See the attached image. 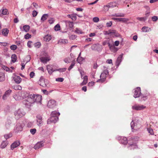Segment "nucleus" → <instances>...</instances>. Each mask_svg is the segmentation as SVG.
<instances>
[{"mask_svg":"<svg viewBox=\"0 0 158 158\" xmlns=\"http://www.w3.org/2000/svg\"><path fill=\"white\" fill-rule=\"evenodd\" d=\"M138 139V137H135L131 138L129 140L128 144L131 147V149H134L137 148V143Z\"/></svg>","mask_w":158,"mask_h":158,"instance_id":"obj_1","label":"nucleus"},{"mask_svg":"<svg viewBox=\"0 0 158 158\" xmlns=\"http://www.w3.org/2000/svg\"><path fill=\"white\" fill-rule=\"evenodd\" d=\"M23 103L27 107H30L33 103V101L31 98L30 95H29L26 99L23 101Z\"/></svg>","mask_w":158,"mask_h":158,"instance_id":"obj_2","label":"nucleus"},{"mask_svg":"<svg viewBox=\"0 0 158 158\" xmlns=\"http://www.w3.org/2000/svg\"><path fill=\"white\" fill-rule=\"evenodd\" d=\"M25 114V113L22 109H19L15 112V115L16 119H18Z\"/></svg>","mask_w":158,"mask_h":158,"instance_id":"obj_3","label":"nucleus"},{"mask_svg":"<svg viewBox=\"0 0 158 158\" xmlns=\"http://www.w3.org/2000/svg\"><path fill=\"white\" fill-rule=\"evenodd\" d=\"M108 73L107 70H105L102 72L100 76V79L97 81V82H100L102 83L105 81L106 76L108 75Z\"/></svg>","mask_w":158,"mask_h":158,"instance_id":"obj_4","label":"nucleus"},{"mask_svg":"<svg viewBox=\"0 0 158 158\" xmlns=\"http://www.w3.org/2000/svg\"><path fill=\"white\" fill-rule=\"evenodd\" d=\"M30 95L33 101V103L35 102H40L41 101V96L40 95H35V94H31Z\"/></svg>","mask_w":158,"mask_h":158,"instance_id":"obj_5","label":"nucleus"},{"mask_svg":"<svg viewBox=\"0 0 158 158\" xmlns=\"http://www.w3.org/2000/svg\"><path fill=\"white\" fill-rule=\"evenodd\" d=\"M146 108V106L143 105H135L132 107V109L136 110H141L145 109Z\"/></svg>","mask_w":158,"mask_h":158,"instance_id":"obj_6","label":"nucleus"},{"mask_svg":"<svg viewBox=\"0 0 158 158\" xmlns=\"http://www.w3.org/2000/svg\"><path fill=\"white\" fill-rule=\"evenodd\" d=\"M58 119V117L51 115V117L47 121V123L49 124L51 123H55Z\"/></svg>","mask_w":158,"mask_h":158,"instance_id":"obj_7","label":"nucleus"},{"mask_svg":"<svg viewBox=\"0 0 158 158\" xmlns=\"http://www.w3.org/2000/svg\"><path fill=\"white\" fill-rule=\"evenodd\" d=\"M141 94V89L140 87L136 88L135 89L134 97L135 98L139 97Z\"/></svg>","mask_w":158,"mask_h":158,"instance_id":"obj_8","label":"nucleus"},{"mask_svg":"<svg viewBox=\"0 0 158 158\" xmlns=\"http://www.w3.org/2000/svg\"><path fill=\"white\" fill-rule=\"evenodd\" d=\"M112 19L114 20H116L123 23H126L129 21V19H128L126 18H112Z\"/></svg>","mask_w":158,"mask_h":158,"instance_id":"obj_9","label":"nucleus"},{"mask_svg":"<svg viewBox=\"0 0 158 158\" xmlns=\"http://www.w3.org/2000/svg\"><path fill=\"white\" fill-rule=\"evenodd\" d=\"M38 84L43 87H45L46 85L45 81V79L42 77H41L38 81Z\"/></svg>","mask_w":158,"mask_h":158,"instance_id":"obj_10","label":"nucleus"},{"mask_svg":"<svg viewBox=\"0 0 158 158\" xmlns=\"http://www.w3.org/2000/svg\"><path fill=\"white\" fill-rule=\"evenodd\" d=\"M44 143L43 141L38 142L34 146V148L35 149H38L44 146Z\"/></svg>","mask_w":158,"mask_h":158,"instance_id":"obj_11","label":"nucleus"},{"mask_svg":"<svg viewBox=\"0 0 158 158\" xmlns=\"http://www.w3.org/2000/svg\"><path fill=\"white\" fill-rule=\"evenodd\" d=\"M47 105L49 108H52L56 105V102L54 100H50L48 102Z\"/></svg>","mask_w":158,"mask_h":158,"instance_id":"obj_12","label":"nucleus"},{"mask_svg":"<svg viewBox=\"0 0 158 158\" xmlns=\"http://www.w3.org/2000/svg\"><path fill=\"white\" fill-rule=\"evenodd\" d=\"M20 143L18 141H16L14 142L11 145L10 148L12 150H13L15 148L18 147L20 145Z\"/></svg>","mask_w":158,"mask_h":158,"instance_id":"obj_13","label":"nucleus"},{"mask_svg":"<svg viewBox=\"0 0 158 158\" xmlns=\"http://www.w3.org/2000/svg\"><path fill=\"white\" fill-rule=\"evenodd\" d=\"M47 69L48 71L49 74L50 75H51L52 72L55 71L54 70H53L52 66L50 65H48L47 66Z\"/></svg>","mask_w":158,"mask_h":158,"instance_id":"obj_14","label":"nucleus"},{"mask_svg":"<svg viewBox=\"0 0 158 158\" xmlns=\"http://www.w3.org/2000/svg\"><path fill=\"white\" fill-rule=\"evenodd\" d=\"M11 90L10 89H9L6 91L4 95H3L2 98L3 100H5L6 99L7 97H8L10 93H11Z\"/></svg>","mask_w":158,"mask_h":158,"instance_id":"obj_15","label":"nucleus"},{"mask_svg":"<svg viewBox=\"0 0 158 158\" xmlns=\"http://www.w3.org/2000/svg\"><path fill=\"white\" fill-rule=\"evenodd\" d=\"M123 54H122L120 55L118 57L117 60L116 62V65L117 66H118L120 64L121 62L122 61V57H123Z\"/></svg>","mask_w":158,"mask_h":158,"instance_id":"obj_16","label":"nucleus"},{"mask_svg":"<svg viewBox=\"0 0 158 158\" xmlns=\"http://www.w3.org/2000/svg\"><path fill=\"white\" fill-rule=\"evenodd\" d=\"M108 44L110 49L112 52H115L117 51V49L114 47V45L111 44L110 43H108Z\"/></svg>","mask_w":158,"mask_h":158,"instance_id":"obj_17","label":"nucleus"},{"mask_svg":"<svg viewBox=\"0 0 158 158\" xmlns=\"http://www.w3.org/2000/svg\"><path fill=\"white\" fill-rule=\"evenodd\" d=\"M14 79L15 82L17 84H19L22 81L21 78L19 76H15L14 77Z\"/></svg>","mask_w":158,"mask_h":158,"instance_id":"obj_18","label":"nucleus"},{"mask_svg":"<svg viewBox=\"0 0 158 158\" xmlns=\"http://www.w3.org/2000/svg\"><path fill=\"white\" fill-rule=\"evenodd\" d=\"M13 97L16 100H20L22 99L20 93H17L15 94L14 95Z\"/></svg>","mask_w":158,"mask_h":158,"instance_id":"obj_19","label":"nucleus"},{"mask_svg":"<svg viewBox=\"0 0 158 158\" xmlns=\"http://www.w3.org/2000/svg\"><path fill=\"white\" fill-rule=\"evenodd\" d=\"M50 59L49 57H42L40 58V61L43 63H46L49 61Z\"/></svg>","mask_w":158,"mask_h":158,"instance_id":"obj_20","label":"nucleus"},{"mask_svg":"<svg viewBox=\"0 0 158 158\" xmlns=\"http://www.w3.org/2000/svg\"><path fill=\"white\" fill-rule=\"evenodd\" d=\"M9 32V30L7 28L3 29L2 30V33L5 36H7Z\"/></svg>","mask_w":158,"mask_h":158,"instance_id":"obj_21","label":"nucleus"},{"mask_svg":"<svg viewBox=\"0 0 158 158\" xmlns=\"http://www.w3.org/2000/svg\"><path fill=\"white\" fill-rule=\"evenodd\" d=\"M141 30L142 31L146 32L150 31L151 29L148 27L144 26L142 28Z\"/></svg>","mask_w":158,"mask_h":158,"instance_id":"obj_22","label":"nucleus"},{"mask_svg":"<svg viewBox=\"0 0 158 158\" xmlns=\"http://www.w3.org/2000/svg\"><path fill=\"white\" fill-rule=\"evenodd\" d=\"M11 123V122L10 120H8L7 121L5 126L6 129H9L10 127Z\"/></svg>","mask_w":158,"mask_h":158,"instance_id":"obj_23","label":"nucleus"},{"mask_svg":"<svg viewBox=\"0 0 158 158\" xmlns=\"http://www.w3.org/2000/svg\"><path fill=\"white\" fill-rule=\"evenodd\" d=\"M125 16V14L122 13H116L112 15V16H113L117 17H124Z\"/></svg>","mask_w":158,"mask_h":158,"instance_id":"obj_24","label":"nucleus"},{"mask_svg":"<svg viewBox=\"0 0 158 158\" xmlns=\"http://www.w3.org/2000/svg\"><path fill=\"white\" fill-rule=\"evenodd\" d=\"M52 37L50 35H48L44 37V40L46 41H49L51 39Z\"/></svg>","mask_w":158,"mask_h":158,"instance_id":"obj_25","label":"nucleus"},{"mask_svg":"<svg viewBox=\"0 0 158 158\" xmlns=\"http://www.w3.org/2000/svg\"><path fill=\"white\" fill-rule=\"evenodd\" d=\"M23 127L20 124H17L16 126V130L17 131H22Z\"/></svg>","mask_w":158,"mask_h":158,"instance_id":"obj_26","label":"nucleus"},{"mask_svg":"<svg viewBox=\"0 0 158 158\" xmlns=\"http://www.w3.org/2000/svg\"><path fill=\"white\" fill-rule=\"evenodd\" d=\"M68 16L69 18H71L73 20L75 21L77 19L76 15L73 14L69 15H68Z\"/></svg>","mask_w":158,"mask_h":158,"instance_id":"obj_27","label":"nucleus"},{"mask_svg":"<svg viewBox=\"0 0 158 158\" xmlns=\"http://www.w3.org/2000/svg\"><path fill=\"white\" fill-rule=\"evenodd\" d=\"M88 77L87 76H85L83 77V81L81 83L82 85H85L86 84L88 81Z\"/></svg>","mask_w":158,"mask_h":158,"instance_id":"obj_28","label":"nucleus"},{"mask_svg":"<svg viewBox=\"0 0 158 158\" xmlns=\"http://www.w3.org/2000/svg\"><path fill=\"white\" fill-rule=\"evenodd\" d=\"M121 142L124 144H127L128 143L127 138L125 137H123V139L121 140Z\"/></svg>","mask_w":158,"mask_h":158,"instance_id":"obj_29","label":"nucleus"},{"mask_svg":"<svg viewBox=\"0 0 158 158\" xmlns=\"http://www.w3.org/2000/svg\"><path fill=\"white\" fill-rule=\"evenodd\" d=\"M116 31L115 30H109L106 32V34L107 35H110L111 34H114L116 33Z\"/></svg>","mask_w":158,"mask_h":158,"instance_id":"obj_30","label":"nucleus"},{"mask_svg":"<svg viewBox=\"0 0 158 158\" xmlns=\"http://www.w3.org/2000/svg\"><path fill=\"white\" fill-rule=\"evenodd\" d=\"M110 8H113L117 6V3L116 2H110L108 3Z\"/></svg>","mask_w":158,"mask_h":158,"instance_id":"obj_31","label":"nucleus"},{"mask_svg":"<svg viewBox=\"0 0 158 158\" xmlns=\"http://www.w3.org/2000/svg\"><path fill=\"white\" fill-rule=\"evenodd\" d=\"M5 79V75L3 72L0 73V81H4Z\"/></svg>","mask_w":158,"mask_h":158,"instance_id":"obj_32","label":"nucleus"},{"mask_svg":"<svg viewBox=\"0 0 158 158\" xmlns=\"http://www.w3.org/2000/svg\"><path fill=\"white\" fill-rule=\"evenodd\" d=\"M8 143L6 141L2 142L1 145V147L2 148H5L7 145Z\"/></svg>","mask_w":158,"mask_h":158,"instance_id":"obj_33","label":"nucleus"},{"mask_svg":"<svg viewBox=\"0 0 158 158\" xmlns=\"http://www.w3.org/2000/svg\"><path fill=\"white\" fill-rule=\"evenodd\" d=\"M110 8L108 3L103 6V10L105 12H107L109 10V9Z\"/></svg>","mask_w":158,"mask_h":158,"instance_id":"obj_34","label":"nucleus"},{"mask_svg":"<svg viewBox=\"0 0 158 158\" xmlns=\"http://www.w3.org/2000/svg\"><path fill=\"white\" fill-rule=\"evenodd\" d=\"M48 16V14H45L43 15L41 18V20L43 21L45 20Z\"/></svg>","mask_w":158,"mask_h":158,"instance_id":"obj_35","label":"nucleus"},{"mask_svg":"<svg viewBox=\"0 0 158 158\" xmlns=\"http://www.w3.org/2000/svg\"><path fill=\"white\" fill-rule=\"evenodd\" d=\"M23 29L24 31L27 32L30 29V26L28 25H25L23 26Z\"/></svg>","mask_w":158,"mask_h":158,"instance_id":"obj_36","label":"nucleus"},{"mask_svg":"<svg viewBox=\"0 0 158 158\" xmlns=\"http://www.w3.org/2000/svg\"><path fill=\"white\" fill-rule=\"evenodd\" d=\"M11 58L12 62L13 63L15 62H16L17 60L16 55L15 54L12 55L11 56Z\"/></svg>","mask_w":158,"mask_h":158,"instance_id":"obj_37","label":"nucleus"},{"mask_svg":"<svg viewBox=\"0 0 158 158\" xmlns=\"http://www.w3.org/2000/svg\"><path fill=\"white\" fill-rule=\"evenodd\" d=\"M60 115V114L59 112H57L56 111H54L52 112L51 114V115L53 116H55L58 117Z\"/></svg>","mask_w":158,"mask_h":158,"instance_id":"obj_38","label":"nucleus"},{"mask_svg":"<svg viewBox=\"0 0 158 158\" xmlns=\"http://www.w3.org/2000/svg\"><path fill=\"white\" fill-rule=\"evenodd\" d=\"M76 63V61L75 60H74L73 61L71 64V65L68 68V70L69 71H70V70H71L73 67V66H74L75 64Z\"/></svg>","mask_w":158,"mask_h":158,"instance_id":"obj_39","label":"nucleus"},{"mask_svg":"<svg viewBox=\"0 0 158 158\" xmlns=\"http://www.w3.org/2000/svg\"><path fill=\"white\" fill-rule=\"evenodd\" d=\"M12 136V134L11 133H9L8 134H7L5 135H4V137L6 139H9V138L11 137Z\"/></svg>","mask_w":158,"mask_h":158,"instance_id":"obj_40","label":"nucleus"},{"mask_svg":"<svg viewBox=\"0 0 158 158\" xmlns=\"http://www.w3.org/2000/svg\"><path fill=\"white\" fill-rule=\"evenodd\" d=\"M64 61L67 63H69L70 62V59L69 57L65 58L64 60Z\"/></svg>","mask_w":158,"mask_h":158,"instance_id":"obj_41","label":"nucleus"},{"mask_svg":"<svg viewBox=\"0 0 158 158\" xmlns=\"http://www.w3.org/2000/svg\"><path fill=\"white\" fill-rule=\"evenodd\" d=\"M54 29L56 31H58L60 29V25L58 24H56L55 27H54Z\"/></svg>","mask_w":158,"mask_h":158,"instance_id":"obj_42","label":"nucleus"},{"mask_svg":"<svg viewBox=\"0 0 158 158\" xmlns=\"http://www.w3.org/2000/svg\"><path fill=\"white\" fill-rule=\"evenodd\" d=\"M147 130L148 132L151 135H154V132L153 131V130L151 128H148Z\"/></svg>","mask_w":158,"mask_h":158,"instance_id":"obj_43","label":"nucleus"},{"mask_svg":"<svg viewBox=\"0 0 158 158\" xmlns=\"http://www.w3.org/2000/svg\"><path fill=\"white\" fill-rule=\"evenodd\" d=\"M137 19L140 21H144L146 20L147 19V18L145 17H138L137 18Z\"/></svg>","mask_w":158,"mask_h":158,"instance_id":"obj_44","label":"nucleus"},{"mask_svg":"<svg viewBox=\"0 0 158 158\" xmlns=\"http://www.w3.org/2000/svg\"><path fill=\"white\" fill-rule=\"evenodd\" d=\"M8 13L7 10L6 9H3L2 11V14L3 15H6Z\"/></svg>","mask_w":158,"mask_h":158,"instance_id":"obj_45","label":"nucleus"},{"mask_svg":"<svg viewBox=\"0 0 158 158\" xmlns=\"http://www.w3.org/2000/svg\"><path fill=\"white\" fill-rule=\"evenodd\" d=\"M41 43L39 42H37L35 44V46L37 48H39L41 46Z\"/></svg>","mask_w":158,"mask_h":158,"instance_id":"obj_46","label":"nucleus"},{"mask_svg":"<svg viewBox=\"0 0 158 158\" xmlns=\"http://www.w3.org/2000/svg\"><path fill=\"white\" fill-rule=\"evenodd\" d=\"M60 42L63 44H65L68 43V40L66 39H62L61 40Z\"/></svg>","mask_w":158,"mask_h":158,"instance_id":"obj_47","label":"nucleus"},{"mask_svg":"<svg viewBox=\"0 0 158 158\" xmlns=\"http://www.w3.org/2000/svg\"><path fill=\"white\" fill-rule=\"evenodd\" d=\"M75 32L78 34H81L82 33V31L80 29L78 28H76L75 30Z\"/></svg>","mask_w":158,"mask_h":158,"instance_id":"obj_48","label":"nucleus"},{"mask_svg":"<svg viewBox=\"0 0 158 158\" xmlns=\"http://www.w3.org/2000/svg\"><path fill=\"white\" fill-rule=\"evenodd\" d=\"M94 84L95 82L91 81L89 82L88 85L89 87H91L93 86L94 85Z\"/></svg>","mask_w":158,"mask_h":158,"instance_id":"obj_49","label":"nucleus"},{"mask_svg":"<svg viewBox=\"0 0 158 158\" xmlns=\"http://www.w3.org/2000/svg\"><path fill=\"white\" fill-rule=\"evenodd\" d=\"M31 37V35L29 33H27L24 36V38L26 39H29Z\"/></svg>","mask_w":158,"mask_h":158,"instance_id":"obj_50","label":"nucleus"},{"mask_svg":"<svg viewBox=\"0 0 158 158\" xmlns=\"http://www.w3.org/2000/svg\"><path fill=\"white\" fill-rule=\"evenodd\" d=\"M36 130L35 129H31L30 130L31 133L32 134L34 135L36 132Z\"/></svg>","mask_w":158,"mask_h":158,"instance_id":"obj_51","label":"nucleus"},{"mask_svg":"<svg viewBox=\"0 0 158 158\" xmlns=\"http://www.w3.org/2000/svg\"><path fill=\"white\" fill-rule=\"evenodd\" d=\"M99 21V19L98 17H95L93 19V21L95 23L98 22Z\"/></svg>","mask_w":158,"mask_h":158,"instance_id":"obj_52","label":"nucleus"},{"mask_svg":"<svg viewBox=\"0 0 158 158\" xmlns=\"http://www.w3.org/2000/svg\"><path fill=\"white\" fill-rule=\"evenodd\" d=\"M64 80L63 78L60 77L56 79V81L59 82H62Z\"/></svg>","mask_w":158,"mask_h":158,"instance_id":"obj_53","label":"nucleus"},{"mask_svg":"<svg viewBox=\"0 0 158 158\" xmlns=\"http://www.w3.org/2000/svg\"><path fill=\"white\" fill-rule=\"evenodd\" d=\"M10 48L12 50H15L17 48V46L15 45L11 46L10 47Z\"/></svg>","mask_w":158,"mask_h":158,"instance_id":"obj_54","label":"nucleus"},{"mask_svg":"<svg viewBox=\"0 0 158 158\" xmlns=\"http://www.w3.org/2000/svg\"><path fill=\"white\" fill-rule=\"evenodd\" d=\"M38 12L35 10H33L32 12V16L33 17H35L37 15Z\"/></svg>","mask_w":158,"mask_h":158,"instance_id":"obj_55","label":"nucleus"},{"mask_svg":"<svg viewBox=\"0 0 158 158\" xmlns=\"http://www.w3.org/2000/svg\"><path fill=\"white\" fill-rule=\"evenodd\" d=\"M69 39L71 40H73L75 39L76 38V36L75 35H72L69 36Z\"/></svg>","mask_w":158,"mask_h":158,"instance_id":"obj_56","label":"nucleus"},{"mask_svg":"<svg viewBox=\"0 0 158 158\" xmlns=\"http://www.w3.org/2000/svg\"><path fill=\"white\" fill-rule=\"evenodd\" d=\"M152 20L153 21H156L158 20V17L157 16H154L152 17Z\"/></svg>","mask_w":158,"mask_h":158,"instance_id":"obj_57","label":"nucleus"},{"mask_svg":"<svg viewBox=\"0 0 158 158\" xmlns=\"http://www.w3.org/2000/svg\"><path fill=\"white\" fill-rule=\"evenodd\" d=\"M112 25V22L111 21H110L107 22L106 23V26L107 27H111Z\"/></svg>","mask_w":158,"mask_h":158,"instance_id":"obj_58","label":"nucleus"},{"mask_svg":"<svg viewBox=\"0 0 158 158\" xmlns=\"http://www.w3.org/2000/svg\"><path fill=\"white\" fill-rule=\"evenodd\" d=\"M14 88L15 89L20 90V89L21 88V87L19 85H16L14 87Z\"/></svg>","mask_w":158,"mask_h":158,"instance_id":"obj_59","label":"nucleus"},{"mask_svg":"<svg viewBox=\"0 0 158 158\" xmlns=\"http://www.w3.org/2000/svg\"><path fill=\"white\" fill-rule=\"evenodd\" d=\"M32 42L31 41H29L27 43V45L28 47L30 48L31 47V44Z\"/></svg>","mask_w":158,"mask_h":158,"instance_id":"obj_60","label":"nucleus"},{"mask_svg":"<svg viewBox=\"0 0 158 158\" xmlns=\"http://www.w3.org/2000/svg\"><path fill=\"white\" fill-rule=\"evenodd\" d=\"M69 25L70 28H72L73 26V22H69Z\"/></svg>","mask_w":158,"mask_h":158,"instance_id":"obj_61","label":"nucleus"},{"mask_svg":"<svg viewBox=\"0 0 158 158\" xmlns=\"http://www.w3.org/2000/svg\"><path fill=\"white\" fill-rule=\"evenodd\" d=\"M35 73L33 72H31L30 74V77L31 78H33L34 76H35Z\"/></svg>","mask_w":158,"mask_h":158,"instance_id":"obj_62","label":"nucleus"},{"mask_svg":"<svg viewBox=\"0 0 158 158\" xmlns=\"http://www.w3.org/2000/svg\"><path fill=\"white\" fill-rule=\"evenodd\" d=\"M144 7L146 10V11H148L150 10V7L148 6H144Z\"/></svg>","mask_w":158,"mask_h":158,"instance_id":"obj_63","label":"nucleus"},{"mask_svg":"<svg viewBox=\"0 0 158 158\" xmlns=\"http://www.w3.org/2000/svg\"><path fill=\"white\" fill-rule=\"evenodd\" d=\"M106 62L107 63L110 64L112 63V60L111 59H108L107 60Z\"/></svg>","mask_w":158,"mask_h":158,"instance_id":"obj_64","label":"nucleus"}]
</instances>
